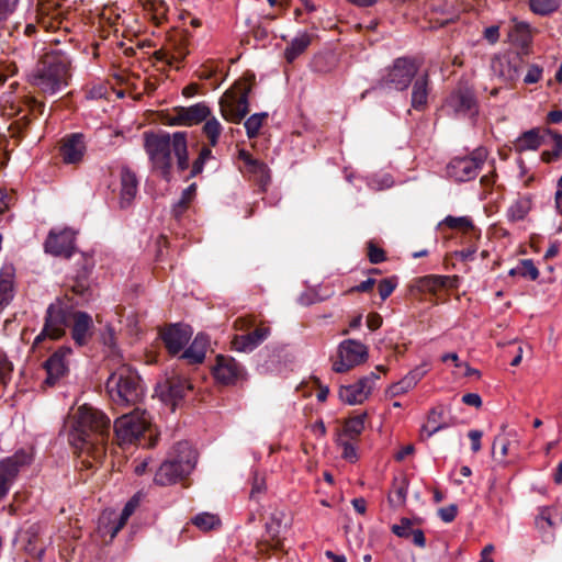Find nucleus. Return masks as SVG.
<instances>
[{
  "instance_id": "nucleus-39",
  "label": "nucleus",
  "mask_w": 562,
  "mask_h": 562,
  "mask_svg": "<svg viewBox=\"0 0 562 562\" xmlns=\"http://www.w3.org/2000/svg\"><path fill=\"white\" fill-rule=\"evenodd\" d=\"M191 522L201 531H211L220 529L222 526V520L218 515L212 514L209 512H202L196 514Z\"/></svg>"
},
{
  "instance_id": "nucleus-3",
  "label": "nucleus",
  "mask_w": 562,
  "mask_h": 562,
  "mask_svg": "<svg viewBox=\"0 0 562 562\" xmlns=\"http://www.w3.org/2000/svg\"><path fill=\"white\" fill-rule=\"evenodd\" d=\"M72 78V58L61 48L45 52L30 75V83L45 95L66 89Z\"/></svg>"
},
{
  "instance_id": "nucleus-52",
  "label": "nucleus",
  "mask_w": 562,
  "mask_h": 562,
  "mask_svg": "<svg viewBox=\"0 0 562 562\" xmlns=\"http://www.w3.org/2000/svg\"><path fill=\"white\" fill-rule=\"evenodd\" d=\"M412 526V519L403 517L400 520V524L393 525L391 529L392 532L397 537L408 539L412 536V530H414Z\"/></svg>"
},
{
  "instance_id": "nucleus-34",
  "label": "nucleus",
  "mask_w": 562,
  "mask_h": 562,
  "mask_svg": "<svg viewBox=\"0 0 562 562\" xmlns=\"http://www.w3.org/2000/svg\"><path fill=\"white\" fill-rule=\"evenodd\" d=\"M428 86L429 78L427 74L420 76L415 80L412 90V106L415 110L422 111L425 109L428 101Z\"/></svg>"
},
{
  "instance_id": "nucleus-10",
  "label": "nucleus",
  "mask_w": 562,
  "mask_h": 562,
  "mask_svg": "<svg viewBox=\"0 0 562 562\" xmlns=\"http://www.w3.org/2000/svg\"><path fill=\"white\" fill-rule=\"evenodd\" d=\"M150 426V416L146 411L134 409L114 422V431L120 445L137 441Z\"/></svg>"
},
{
  "instance_id": "nucleus-56",
  "label": "nucleus",
  "mask_w": 562,
  "mask_h": 562,
  "mask_svg": "<svg viewBox=\"0 0 562 562\" xmlns=\"http://www.w3.org/2000/svg\"><path fill=\"white\" fill-rule=\"evenodd\" d=\"M543 68L537 64H532L528 67L527 74L524 77L526 85H533L541 80Z\"/></svg>"
},
{
  "instance_id": "nucleus-55",
  "label": "nucleus",
  "mask_w": 562,
  "mask_h": 562,
  "mask_svg": "<svg viewBox=\"0 0 562 562\" xmlns=\"http://www.w3.org/2000/svg\"><path fill=\"white\" fill-rule=\"evenodd\" d=\"M368 258L371 263H381L386 260L385 251L373 241L368 243Z\"/></svg>"
},
{
  "instance_id": "nucleus-20",
  "label": "nucleus",
  "mask_w": 562,
  "mask_h": 562,
  "mask_svg": "<svg viewBox=\"0 0 562 562\" xmlns=\"http://www.w3.org/2000/svg\"><path fill=\"white\" fill-rule=\"evenodd\" d=\"M72 353L68 346L58 348L46 361L44 368L47 372L45 383L49 386L55 385L63 376L68 373L67 358Z\"/></svg>"
},
{
  "instance_id": "nucleus-12",
  "label": "nucleus",
  "mask_w": 562,
  "mask_h": 562,
  "mask_svg": "<svg viewBox=\"0 0 562 562\" xmlns=\"http://www.w3.org/2000/svg\"><path fill=\"white\" fill-rule=\"evenodd\" d=\"M445 111L456 117L475 119L479 114V104L474 91L469 87L456 88L446 99Z\"/></svg>"
},
{
  "instance_id": "nucleus-48",
  "label": "nucleus",
  "mask_w": 562,
  "mask_h": 562,
  "mask_svg": "<svg viewBox=\"0 0 562 562\" xmlns=\"http://www.w3.org/2000/svg\"><path fill=\"white\" fill-rule=\"evenodd\" d=\"M195 191H196L195 183L190 184L188 188H186L182 191L181 198L173 205V212L176 215L183 213L188 209L190 202L193 200V198L195 195Z\"/></svg>"
},
{
  "instance_id": "nucleus-41",
  "label": "nucleus",
  "mask_w": 562,
  "mask_h": 562,
  "mask_svg": "<svg viewBox=\"0 0 562 562\" xmlns=\"http://www.w3.org/2000/svg\"><path fill=\"white\" fill-rule=\"evenodd\" d=\"M562 0H529L530 10L538 15L546 16L559 10Z\"/></svg>"
},
{
  "instance_id": "nucleus-53",
  "label": "nucleus",
  "mask_w": 562,
  "mask_h": 562,
  "mask_svg": "<svg viewBox=\"0 0 562 562\" xmlns=\"http://www.w3.org/2000/svg\"><path fill=\"white\" fill-rule=\"evenodd\" d=\"M280 528H281V520L271 517V520L266 524V531L268 533V537L270 540H272L273 547L278 548L280 546Z\"/></svg>"
},
{
  "instance_id": "nucleus-63",
  "label": "nucleus",
  "mask_w": 562,
  "mask_h": 562,
  "mask_svg": "<svg viewBox=\"0 0 562 562\" xmlns=\"http://www.w3.org/2000/svg\"><path fill=\"white\" fill-rule=\"evenodd\" d=\"M484 38L490 44H496L499 40V27L497 25H491L484 30Z\"/></svg>"
},
{
  "instance_id": "nucleus-27",
  "label": "nucleus",
  "mask_w": 562,
  "mask_h": 562,
  "mask_svg": "<svg viewBox=\"0 0 562 562\" xmlns=\"http://www.w3.org/2000/svg\"><path fill=\"white\" fill-rule=\"evenodd\" d=\"M210 346V338L204 333H199L190 346L183 350L180 359L186 360L190 364H200L204 361L206 351Z\"/></svg>"
},
{
  "instance_id": "nucleus-47",
  "label": "nucleus",
  "mask_w": 562,
  "mask_h": 562,
  "mask_svg": "<svg viewBox=\"0 0 562 562\" xmlns=\"http://www.w3.org/2000/svg\"><path fill=\"white\" fill-rule=\"evenodd\" d=\"M268 117L267 112L255 113L250 115L244 123L248 138H256L262 127L263 121Z\"/></svg>"
},
{
  "instance_id": "nucleus-50",
  "label": "nucleus",
  "mask_w": 562,
  "mask_h": 562,
  "mask_svg": "<svg viewBox=\"0 0 562 562\" xmlns=\"http://www.w3.org/2000/svg\"><path fill=\"white\" fill-rule=\"evenodd\" d=\"M519 277L536 281L539 278V270L531 259H521L519 261Z\"/></svg>"
},
{
  "instance_id": "nucleus-61",
  "label": "nucleus",
  "mask_w": 562,
  "mask_h": 562,
  "mask_svg": "<svg viewBox=\"0 0 562 562\" xmlns=\"http://www.w3.org/2000/svg\"><path fill=\"white\" fill-rule=\"evenodd\" d=\"M483 432L477 429H472L469 431L468 437L471 440V450L476 453L481 450V439H482Z\"/></svg>"
},
{
  "instance_id": "nucleus-36",
  "label": "nucleus",
  "mask_w": 562,
  "mask_h": 562,
  "mask_svg": "<svg viewBox=\"0 0 562 562\" xmlns=\"http://www.w3.org/2000/svg\"><path fill=\"white\" fill-rule=\"evenodd\" d=\"M442 419L443 409L441 407L431 408L427 416V423L422 427V432L426 434L427 438H430L438 431L448 428L449 424Z\"/></svg>"
},
{
  "instance_id": "nucleus-57",
  "label": "nucleus",
  "mask_w": 562,
  "mask_h": 562,
  "mask_svg": "<svg viewBox=\"0 0 562 562\" xmlns=\"http://www.w3.org/2000/svg\"><path fill=\"white\" fill-rule=\"evenodd\" d=\"M12 370V363L9 361L7 355L0 350V383L7 382L11 375Z\"/></svg>"
},
{
  "instance_id": "nucleus-8",
  "label": "nucleus",
  "mask_w": 562,
  "mask_h": 562,
  "mask_svg": "<svg viewBox=\"0 0 562 562\" xmlns=\"http://www.w3.org/2000/svg\"><path fill=\"white\" fill-rule=\"evenodd\" d=\"M250 86L246 82H235L220 99L222 116L232 123H239L249 113Z\"/></svg>"
},
{
  "instance_id": "nucleus-30",
  "label": "nucleus",
  "mask_w": 562,
  "mask_h": 562,
  "mask_svg": "<svg viewBox=\"0 0 562 562\" xmlns=\"http://www.w3.org/2000/svg\"><path fill=\"white\" fill-rule=\"evenodd\" d=\"M36 23L49 32L60 29L63 20L56 8L50 4L38 3Z\"/></svg>"
},
{
  "instance_id": "nucleus-18",
  "label": "nucleus",
  "mask_w": 562,
  "mask_h": 562,
  "mask_svg": "<svg viewBox=\"0 0 562 562\" xmlns=\"http://www.w3.org/2000/svg\"><path fill=\"white\" fill-rule=\"evenodd\" d=\"M524 67L525 60L518 53L497 56L492 60V69L494 74L505 82L517 81L521 76Z\"/></svg>"
},
{
  "instance_id": "nucleus-26",
  "label": "nucleus",
  "mask_w": 562,
  "mask_h": 562,
  "mask_svg": "<svg viewBox=\"0 0 562 562\" xmlns=\"http://www.w3.org/2000/svg\"><path fill=\"white\" fill-rule=\"evenodd\" d=\"M238 158L245 164L247 172L256 178V181L262 190L269 184L271 177L268 166L251 156V154L245 149L238 151Z\"/></svg>"
},
{
  "instance_id": "nucleus-59",
  "label": "nucleus",
  "mask_w": 562,
  "mask_h": 562,
  "mask_svg": "<svg viewBox=\"0 0 562 562\" xmlns=\"http://www.w3.org/2000/svg\"><path fill=\"white\" fill-rule=\"evenodd\" d=\"M458 515V506L456 504H450L446 507H441L438 509V516L443 522H451L456 519Z\"/></svg>"
},
{
  "instance_id": "nucleus-42",
  "label": "nucleus",
  "mask_w": 562,
  "mask_h": 562,
  "mask_svg": "<svg viewBox=\"0 0 562 562\" xmlns=\"http://www.w3.org/2000/svg\"><path fill=\"white\" fill-rule=\"evenodd\" d=\"M203 134L207 137L211 147H215L218 144L220 136L223 131L221 122L215 117H207L203 125Z\"/></svg>"
},
{
  "instance_id": "nucleus-19",
  "label": "nucleus",
  "mask_w": 562,
  "mask_h": 562,
  "mask_svg": "<svg viewBox=\"0 0 562 562\" xmlns=\"http://www.w3.org/2000/svg\"><path fill=\"white\" fill-rule=\"evenodd\" d=\"M70 335L76 346L83 347L89 344L94 334L92 316L85 311H72L69 323Z\"/></svg>"
},
{
  "instance_id": "nucleus-1",
  "label": "nucleus",
  "mask_w": 562,
  "mask_h": 562,
  "mask_svg": "<svg viewBox=\"0 0 562 562\" xmlns=\"http://www.w3.org/2000/svg\"><path fill=\"white\" fill-rule=\"evenodd\" d=\"M111 420L100 409L82 405L69 420L68 441L74 449L100 460L110 434Z\"/></svg>"
},
{
  "instance_id": "nucleus-62",
  "label": "nucleus",
  "mask_w": 562,
  "mask_h": 562,
  "mask_svg": "<svg viewBox=\"0 0 562 562\" xmlns=\"http://www.w3.org/2000/svg\"><path fill=\"white\" fill-rule=\"evenodd\" d=\"M461 401L463 404L475 408H480L482 406V398L477 393H467L462 396Z\"/></svg>"
},
{
  "instance_id": "nucleus-15",
  "label": "nucleus",
  "mask_w": 562,
  "mask_h": 562,
  "mask_svg": "<svg viewBox=\"0 0 562 562\" xmlns=\"http://www.w3.org/2000/svg\"><path fill=\"white\" fill-rule=\"evenodd\" d=\"M379 379V374L370 372L355 383L341 385L338 392L340 401L348 405L362 404L371 395Z\"/></svg>"
},
{
  "instance_id": "nucleus-45",
  "label": "nucleus",
  "mask_w": 562,
  "mask_h": 562,
  "mask_svg": "<svg viewBox=\"0 0 562 562\" xmlns=\"http://www.w3.org/2000/svg\"><path fill=\"white\" fill-rule=\"evenodd\" d=\"M516 437L515 434L512 432H503L495 437L493 441L492 452L493 456H496L497 450L499 451V459H504L509 454L510 445Z\"/></svg>"
},
{
  "instance_id": "nucleus-28",
  "label": "nucleus",
  "mask_w": 562,
  "mask_h": 562,
  "mask_svg": "<svg viewBox=\"0 0 562 562\" xmlns=\"http://www.w3.org/2000/svg\"><path fill=\"white\" fill-rule=\"evenodd\" d=\"M15 268L4 263L0 269V311L10 304L14 297Z\"/></svg>"
},
{
  "instance_id": "nucleus-16",
  "label": "nucleus",
  "mask_w": 562,
  "mask_h": 562,
  "mask_svg": "<svg viewBox=\"0 0 562 562\" xmlns=\"http://www.w3.org/2000/svg\"><path fill=\"white\" fill-rule=\"evenodd\" d=\"M212 374L215 381L223 385H234L246 376V369L233 357L217 355L212 367Z\"/></svg>"
},
{
  "instance_id": "nucleus-14",
  "label": "nucleus",
  "mask_w": 562,
  "mask_h": 562,
  "mask_svg": "<svg viewBox=\"0 0 562 562\" xmlns=\"http://www.w3.org/2000/svg\"><path fill=\"white\" fill-rule=\"evenodd\" d=\"M76 231L69 227L52 228L44 241V250L54 257L70 258L76 251Z\"/></svg>"
},
{
  "instance_id": "nucleus-17",
  "label": "nucleus",
  "mask_w": 562,
  "mask_h": 562,
  "mask_svg": "<svg viewBox=\"0 0 562 562\" xmlns=\"http://www.w3.org/2000/svg\"><path fill=\"white\" fill-rule=\"evenodd\" d=\"M87 154L86 135L80 132L66 134L59 144V155L65 165H79Z\"/></svg>"
},
{
  "instance_id": "nucleus-4",
  "label": "nucleus",
  "mask_w": 562,
  "mask_h": 562,
  "mask_svg": "<svg viewBox=\"0 0 562 562\" xmlns=\"http://www.w3.org/2000/svg\"><path fill=\"white\" fill-rule=\"evenodd\" d=\"M196 464V451L188 441L172 446L154 475V482L160 486L173 485L188 476Z\"/></svg>"
},
{
  "instance_id": "nucleus-22",
  "label": "nucleus",
  "mask_w": 562,
  "mask_h": 562,
  "mask_svg": "<svg viewBox=\"0 0 562 562\" xmlns=\"http://www.w3.org/2000/svg\"><path fill=\"white\" fill-rule=\"evenodd\" d=\"M192 330L188 325L171 324L161 334L166 349L172 356L180 353L191 339Z\"/></svg>"
},
{
  "instance_id": "nucleus-37",
  "label": "nucleus",
  "mask_w": 562,
  "mask_h": 562,
  "mask_svg": "<svg viewBox=\"0 0 562 562\" xmlns=\"http://www.w3.org/2000/svg\"><path fill=\"white\" fill-rule=\"evenodd\" d=\"M139 505V497L134 495L123 507L120 516L111 522L110 533L114 538L119 531L126 525L130 517L134 514Z\"/></svg>"
},
{
  "instance_id": "nucleus-58",
  "label": "nucleus",
  "mask_w": 562,
  "mask_h": 562,
  "mask_svg": "<svg viewBox=\"0 0 562 562\" xmlns=\"http://www.w3.org/2000/svg\"><path fill=\"white\" fill-rule=\"evenodd\" d=\"M267 490L266 481L263 476L258 475L257 473L254 475L251 490H250V498L256 499L261 494H263Z\"/></svg>"
},
{
  "instance_id": "nucleus-35",
  "label": "nucleus",
  "mask_w": 562,
  "mask_h": 562,
  "mask_svg": "<svg viewBox=\"0 0 562 562\" xmlns=\"http://www.w3.org/2000/svg\"><path fill=\"white\" fill-rule=\"evenodd\" d=\"M551 137L552 144L550 149L541 153V160L546 164L558 162L562 160V134L547 128L544 131Z\"/></svg>"
},
{
  "instance_id": "nucleus-9",
  "label": "nucleus",
  "mask_w": 562,
  "mask_h": 562,
  "mask_svg": "<svg viewBox=\"0 0 562 562\" xmlns=\"http://www.w3.org/2000/svg\"><path fill=\"white\" fill-rule=\"evenodd\" d=\"M419 64L414 57H398L384 69L378 81L380 88L391 87L398 91L406 90L417 75Z\"/></svg>"
},
{
  "instance_id": "nucleus-23",
  "label": "nucleus",
  "mask_w": 562,
  "mask_h": 562,
  "mask_svg": "<svg viewBox=\"0 0 562 562\" xmlns=\"http://www.w3.org/2000/svg\"><path fill=\"white\" fill-rule=\"evenodd\" d=\"M271 334L270 327L259 326L252 331L236 335L232 340V347L238 352H251L260 346Z\"/></svg>"
},
{
  "instance_id": "nucleus-6",
  "label": "nucleus",
  "mask_w": 562,
  "mask_h": 562,
  "mask_svg": "<svg viewBox=\"0 0 562 562\" xmlns=\"http://www.w3.org/2000/svg\"><path fill=\"white\" fill-rule=\"evenodd\" d=\"M487 157L488 150L484 146L456 155L446 165V176L456 183L470 182L480 175Z\"/></svg>"
},
{
  "instance_id": "nucleus-11",
  "label": "nucleus",
  "mask_w": 562,
  "mask_h": 562,
  "mask_svg": "<svg viewBox=\"0 0 562 562\" xmlns=\"http://www.w3.org/2000/svg\"><path fill=\"white\" fill-rule=\"evenodd\" d=\"M34 459L32 449H20L0 461V501L10 492L19 473Z\"/></svg>"
},
{
  "instance_id": "nucleus-54",
  "label": "nucleus",
  "mask_w": 562,
  "mask_h": 562,
  "mask_svg": "<svg viewBox=\"0 0 562 562\" xmlns=\"http://www.w3.org/2000/svg\"><path fill=\"white\" fill-rule=\"evenodd\" d=\"M397 286V279L395 277L385 278L379 282L378 290L382 301H385Z\"/></svg>"
},
{
  "instance_id": "nucleus-29",
  "label": "nucleus",
  "mask_w": 562,
  "mask_h": 562,
  "mask_svg": "<svg viewBox=\"0 0 562 562\" xmlns=\"http://www.w3.org/2000/svg\"><path fill=\"white\" fill-rule=\"evenodd\" d=\"M533 205V199L530 194L518 195L506 210L507 221L509 223H518L527 220Z\"/></svg>"
},
{
  "instance_id": "nucleus-60",
  "label": "nucleus",
  "mask_w": 562,
  "mask_h": 562,
  "mask_svg": "<svg viewBox=\"0 0 562 562\" xmlns=\"http://www.w3.org/2000/svg\"><path fill=\"white\" fill-rule=\"evenodd\" d=\"M341 447H342L341 456L345 460H348L350 462L357 461V459H358L357 449L351 442L344 441V442H341Z\"/></svg>"
},
{
  "instance_id": "nucleus-2",
  "label": "nucleus",
  "mask_w": 562,
  "mask_h": 562,
  "mask_svg": "<svg viewBox=\"0 0 562 562\" xmlns=\"http://www.w3.org/2000/svg\"><path fill=\"white\" fill-rule=\"evenodd\" d=\"M144 149L148 156L151 170L162 179L171 178L172 158L177 159L179 171L189 169L188 140L186 132H146L144 133Z\"/></svg>"
},
{
  "instance_id": "nucleus-51",
  "label": "nucleus",
  "mask_w": 562,
  "mask_h": 562,
  "mask_svg": "<svg viewBox=\"0 0 562 562\" xmlns=\"http://www.w3.org/2000/svg\"><path fill=\"white\" fill-rule=\"evenodd\" d=\"M20 0H0V32L3 23L14 13Z\"/></svg>"
},
{
  "instance_id": "nucleus-25",
  "label": "nucleus",
  "mask_w": 562,
  "mask_h": 562,
  "mask_svg": "<svg viewBox=\"0 0 562 562\" xmlns=\"http://www.w3.org/2000/svg\"><path fill=\"white\" fill-rule=\"evenodd\" d=\"M428 363L424 362L412 369L400 381L389 386L387 393L392 397L401 396L413 390L419 381L427 374Z\"/></svg>"
},
{
  "instance_id": "nucleus-33",
  "label": "nucleus",
  "mask_w": 562,
  "mask_h": 562,
  "mask_svg": "<svg viewBox=\"0 0 562 562\" xmlns=\"http://www.w3.org/2000/svg\"><path fill=\"white\" fill-rule=\"evenodd\" d=\"M409 482L405 475L395 476L392 482V488L387 495L391 507L398 508L405 505L407 499Z\"/></svg>"
},
{
  "instance_id": "nucleus-21",
  "label": "nucleus",
  "mask_w": 562,
  "mask_h": 562,
  "mask_svg": "<svg viewBox=\"0 0 562 562\" xmlns=\"http://www.w3.org/2000/svg\"><path fill=\"white\" fill-rule=\"evenodd\" d=\"M211 115V109L204 102L190 106H179L170 119L171 125L193 126L204 122Z\"/></svg>"
},
{
  "instance_id": "nucleus-46",
  "label": "nucleus",
  "mask_w": 562,
  "mask_h": 562,
  "mask_svg": "<svg viewBox=\"0 0 562 562\" xmlns=\"http://www.w3.org/2000/svg\"><path fill=\"white\" fill-rule=\"evenodd\" d=\"M14 56L15 52L12 53V57L7 54L0 57V85H3L9 78L16 74L18 65Z\"/></svg>"
},
{
  "instance_id": "nucleus-32",
  "label": "nucleus",
  "mask_w": 562,
  "mask_h": 562,
  "mask_svg": "<svg viewBox=\"0 0 562 562\" xmlns=\"http://www.w3.org/2000/svg\"><path fill=\"white\" fill-rule=\"evenodd\" d=\"M312 43V35L306 31H300L284 49V58L288 63H293L303 54Z\"/></svg>"
},
{
  "instance_id": "nucleus-38",
  "label": "nucleus",
  "mask_w": 562,
  "mask_h": 562,
  "mask_svg": "<svg viewBox=\"0 0 562 562\" xmlns=\"http://www.w3.org/2000/svg\"><path fill=\"white\" fill-rule=\"evenodd\" d=\"M542 144V136L538 128H531L519 135L515 142L516 150L522 153L527 150H536Z\"/></svg>"
},
{
  "instance_id": "nucleus-24",
  "label": "nucleus",
  "mask_w": 562,
  "mask_h": 562,
  "mask_svg": "<svg viewBox=\"0 0 562 562\" xmlns=\"http://www.w3.org/2000/svg\"><path fill=\"white\" fill-rule=\"evenodd\" d=\"M138 191V178L136 173L128 167L122 166L120 170V206L128 207Z\"/></svg>"
},
{
  "instance_id": "nucleus-7",
  "label": "nucleus",
  "mask_w": 562,
  "mask_h": 562,
  "mask_svg": "<svg viewBox=\"0 0 562 562\" xmlns=\"http://www.w3.org/2000/svg\"><path fill=\"white\" fill-rule=\"evenodd\" d=\"M72 311L71 306L59 299L50 303L46 308L43 328L34 338L33 345L37 346L45 339L57 340L64 337L69 327Z\"/></svg>"
},
{
  "instance_id": "nucleus-43",
  "label": "nucleus",
  "mask_w": 562,
  "mask_h": 562,
  "mask_svg": "<svg viewBox=\"0 0 562 562\" xmlns=\"http://www.w3.org/2000/svg\"><path fill=\"white\" fill-rule=\"evenodd\" d=\"M367 417V413L363 412L361 414L348 418L344 426L345 434L350 438H356L360 436L364 429Z\"/></svg>"
},
{
  "instance_id": "nucleus-13",
  "label": "nucleus",
  "mask_w": 562,
  "mask_h": 562,
  "mask_svg": "<svg viewBox=\"0 0 562 562\" xmlns=\"http://www.w3.org/2000/svg\"><path fill=\"white\" fill-rule=\"evenodd\" d=\"M337 353L338 358L333 363V370L337 373H345L368 359L367 346L356 339L342 340L338 345Z\"/></svg>"
},
{
  "instance_id": "nucleus-64",
  "label": "nucleus",
  "mask_w": 562,
  "mask_h": 562,
  "mask_svg": "<svg viewBox=\"0 0 562 562\" xmlns=\"http://www.w3.org/2000/svg\"><path fill=\"white\" fill-rule=\"evenodd\" d=\"M382 316L379 313H370L367 316V326L370 330H376L382 325Z\"/></svg>"
},
{
  "instance_id": "nucleus-49",
  "label": "nucleus",
  "mask_w": 562,
  "mask_h": 562,
  "mask_svg": "<svg viewBox=\"0 0 562 562\" xmlns=\"http://www.w3.org/2000/svg\"><path fill=\"white\" fill-rule=\"evenodd\" d=\"M442 224H445L446 226H448L451 229L469 231V229H473V227H474L473 221L471 220L470 216L456 217L452 215H448L442 221Z\"/></svg>"
},
{
  "instance_id": "nucleus-40",
  "label": "nucleus",
  "mask_w": 562,
  "mask_h": 562,
  "mask_svg": "<svg viewBox=\"0 0 562 562\" xmlns=\"http://www.w3.org/2000/svg\"><path fill=\"white\" fill-rule=\"evenodd\" d=\"M557 514L558 509L555 507L544 506L539 508V513L535 519L537 529L541 532H544L548 528H554L555 522L553 521V517Z\"/></svg>"
},
{
  "instance_id": "nucleus-5",
  "label": "nucleus",
  "mask_w": 562,
  "mask_h": 562,
  "mask_svg": "<svg viewBox=\"0 0 562 562\" xmlns=\"http://www.w3.org/2000/svg\"><path fill=\"white\" fill-rule=\"evenodd\" d=\"M106 390L111 400L122 406L136 404L144 396L139 375L127 364H121L110 374Z\"/></svg>"
},
{
  "instance_id": "nucleus-44",
  "label": "nucleus",
  "mask_w": 562,
  "mask_h": 562,
  "mask_svg": "<svg viewBox=\"0 0 562 562\" xmlns=\"http://www.w3.org/2000/svg\"><path fill=\"white\" fill-rule=\"evenodd\" d=\"M448 279L446 276L429 274L419 278L417 283L422 291L436 292L447 285Z\"/></svg>"
},
{
  "instance_id": "nucleus-31",
  "label": "nucleus",
  "mask_w": 562,
  "mask_h": 562,
  "mask_svg": "<svg viewBox=\"0 0 562 562\" xmlns=\"http://www.w3.org/2000/svg\"><path fill=\"white\" fill-rule=\"evenodd\" d=\"M514 25L510 29L508 36L514 45L522 50L528 49L532 43V29L531 25L524 21H513Z\"/></svg>"
}]
</instances>
